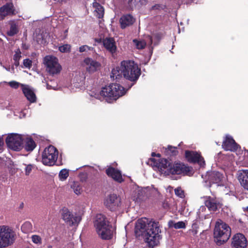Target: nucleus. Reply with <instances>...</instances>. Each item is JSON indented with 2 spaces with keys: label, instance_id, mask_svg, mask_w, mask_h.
<instances>
[{
  "label": "nucleus",
  "instance_id": "f257e3e1",
  "mask_svg": "<svg viewBox=\"0 0 248 248\" xmlns=\"http://www.w3.org/2000/svg\"><path fill=\"white\" fill-rule=\"evenodd\" d=\"M159 222L146 218L139 219L135 226V233L137 235H142L145 241L150 247L158 245L161 236Z\"/></svg>",
  "mask_w": 248,
  "mask_h": 248
},
{
  "label": "nucleus",
  "instance_id": "f03ea898",
  "mask_svg": "<svg viewBox=\"0 0 248 248\" xmlns=\"http://www.w3.org/2000/svg\"><path fill=\"white\" fill-rule=\"evenodd\" d=\"M151 161L154 163V165L158 168L161 174L164 176H170L173 178V176L175 174L190 175L192 174L191 168L183 163L178 162L171 163L163 158L159 159L158 160L152 158Z\"/></svg>",
  "mask_w": 248,
  "mask_h": 248
},
{
  "label": "nucleus",
  "instance_id": "7ed1b4c3",
  "mask_svg": "<svg viewBox=\"0 0 248 248\" xmlns=\"http://www.w3.org/2000/svg\"><path fill=\"white\" fill-rule=\"evenodd\" d=\"M140 75V69L137 63L132 61H123L120 67L112 70L111 77L118 80L122 76L131 81H136Z\"/></svg>",
  "mask_w": 248,
  "mask_h": 248
},
{
  "label": "nucleus",
  "instance_id": "20e7f679",
  "mask_svg": "<svg viewBox=\"0 0 248 248\" xmlns=\"http://www.w3.org/2000/svg\"><path fill=\"white\" fill-rule=\"evenodd\" d=\"M126 93L124 88L118 84H112L103 87L98 93L92 94V96L100 100H105L108 103L116 100Z\"/></svg>",
  "mask_w": 248,
  "mask_h": 248
},
{
  "label": "nucleus",
  "instance_id": "39448f33",
  "mask_svg": "<svg viewBox=\"0 0 248 248\" xmlns=\"http://www.w3.org/2000/svg\"><path fill=\"white\" fill-rule=\"evenodd\" d=\"M94 225L97 234L102 239H109L111 238V227L104 215L101 214H97L95 217Z\"/></svg>",
  "mask_w": 248,
  "mask_h": 248
},
{
  "label": "nucleus",
  "instance_id": "423d86ee",
  "mask_svg": "<svg viewBox=\"0 0 248 248\" xmlns=\"http://www.w3.org/2000/svg\"><path fill=\"white\" fill-rule=\"evenodd\" d=\"M215 241L218 245L223 244L227 241L231 235V229L221 220L217 221L214 232Z\"/></svg>",
  "mask_w": 248,
  "mask_h": 248
},
{
  "label": "nucleus",
  "instance_id": "0eeeda50",
  "mask_svg": "<svg viewBox=\"0 0 248 248\" xmlns=\"http://www.w3.org/2000/svg\"><path fill=\"white\" fill-rule=\"evenodd\" d=\"M16 239V233L8 226H0V248L12 245Z\"/></svg>",
  "mask_w": 248,
  "mask_h": 248
},
{
  "label": "nucleus",
  "instance_id": "6e6552de",
  "mask_svg": "<svg viewBox=\"0 0 248 248\" xmlns=\"http://www.w3.org/2000/svg\"><path fill=\"white\" fill-rule=\"evenodd\" d=\"M58 155V150L54 146L49 145L42 153V162L46 166H53L57 160Z\"/></svg>",
  "mask_w": 248,
  "mask_h": 248
},
{
  "label": "nucleus",
  "instance_id": "1a4fd4ad",
  "mask_svg": "<svg viewBox=\"0 0 248 248\" xmlns=\"http://www.w3.org/2000/svg\"><path fill=\"white\" fill-rule=\"evenodd\" d=\"M24 137L16 133H11L8 135L6 139L7 146L14 151H19L23 148V140Z\"/></svg>",
  "mask_w": 248,
  "mask_h": 248
},
{
  "label": "nucleus",
  "instance_id": "9d476101",
  "mask_svg": "<svg viewBox=\"0 0 248 248\" xmlns=\"http://www.w3.org/2000/svg\"><path fill=\"white\" fill-rule=\"evenodd\" d=\"M44 63L46 67V70L52 75L60 72L62 67L59 63L58 59L53 56H46L44 58Z\"/></svg>",
  "mask_w": 248,
  "mask_h": 248
},
{
  "label": "nucleus",
  "instance_id": "9b49d317",
  "mask_svg": "<svg viewBox=\"0 0 248 248\" xmlns=\"http://www.w3.org/2000/svg\"><path fill=\"white\" fill-rule=\"evenodd\" d=\"M105 206L112 211L116 210L121 205V199L116 194H110L104 201Z\"/></svg>",
  "mask_w": 248,
  "mask_h": 248
},
{
  "label": "nucleus",
  "instance_id": "f8f14e48",
  "mask_svg": "<svg viewBox=\"0 0 248 248\" xmlns=\"http://www.w3.org/2000/svg\"><path fill=\"white\" fill-rule=\"evenodd\" d=\"M62 219L70 225L78 224L81 220V217L77 214H73L67 208H63L62 210Z\"/></svg>",
  "mask_w": 248,
  "mask_h": 248
},
{
  "label": "nucleus",
  "instance_id": "ddd939ff",
  "mask_svg": "<svg viewBox=\"0 0 248 248\" xmlns=\"http://www.w3.org/2000/svg\"><path fill=\"white\" fill-rule=\"evenodd\" d=\"M248 241L244 234L237 233L232 238V248H247Z\"/></svg>",
  "mask_w": 248,
  "mask_h": 248
},
{
  "label": "nucleus",
  "instance_id": "4468645a",
  "mask_svg": "<svg viewBox=\"0 0 248 248\" xmlns=\"http://www.w3.org/2000/svg\"><path fill=\"white\" fill-rule=\"evenodd\" d=\"M186 157L190 162H197L201 167H204L205 161L200 154L194 151H186Z\"/></svg>",
  "mask_w": 248,
  "mask_h": 248
},
{
  "label": "nucleus",
  "instance_id": "2eb2a0df",
  "mask_svg": "<svg viewBox=\"0 0 248 248\" xmlns=\"http://www.w3.org/2000/svg\"><path fill=\"white\" fill-rule=\"evenodd\" d=\"M222 147L226 151L235 152L237 150L239 146L235 142L231 136L226 135L223 142Z\"/></svg>",
  "mask_w": 248,
  "mask_h": 248
},
{
  "label": "nucleus",
  "instance_id": "dca6fc26",
  "mask_svg": "<svg viewBox=\"0 0 248 248\" xmlns=\"http://www.w3.org/2000/svg\"><path fill=\"white\" fill-rule=\"evenodd\" d=\"M83 64L89 72H94L98 70L101 66L99 62L90 58H85L83 61Z\"/></svg>",
  "mask_w": 248,
  "mask_h": 248
},
{
  "label": "nucleus",
  "instance_id": "f3484780",
  "mask_svg": "<svg viewBox=\"0 0 248 248\" xmlns=\"http://www.w3.org/2000/svg\"><path fill=\"white\" fill-rule=\"evenodd\" d=\"M15 14L14 5L12 3H7L0 8V20H3L5 17Z\"/></svg>",
  "mask_w": 248,
  "mask_h": 248
},
{
  "label": "nucleus",
  "instance_id": "a211bd4d",
  "mask_svg": "<svg viewBox=\"0 0 248 248\" xmlns=\"http://www.w3.org/2000/svg\"><path fill=\"white\" fill-rule=\"evenodd\" d=\"M22 90L27 100L31 103H34L36 101V97L32 88L27 85L21 84Z\"/></svg>",
  "mask_w": 248,
  "mask_h": 248
},
{
  "label": "nucleus",
  "instance_id": "6ab92c4d",
  "mask_svg": "<svg viewBox=\"0 0 248 248\" xmlns=\"http://www.w3.org/2000/svg\"><path fill=\"white\" fill-rule=\"evenodd\" d=\"M237 178L241 186L248 191V170H242L237 173Z\"/></svg>",
  "mask_w": 248,
  "mask_h": 248
},
{
  "label": "nucleus",
  "instance_id": "aec40b11",
  "mask_svg": "<svg viewBox=\"0 0 248 248\" xmlns=\"http://www.w3.org/2000/svg\"><path fill=\"white\" fill-rule=\"evenodd\" d=\"M103 44L105 48L111 54L116 53L117 46L114 39L112 38H106L103 41Z\"/></svg>",
  "mask_w": 248,
  "mask_h": 248
},
{
  "label": "nucleus",
  "instance_id": "412c9836",
  "mask_svg": "<svg viewBox=\"0 0 248 248\" xmlns=\"http://www.w3.org/2000/svg\"><path fill=\"white\" fill-rule=\"evenodd\" d=\"M106 173L118 183H122L124 181L120 171L112 167H109L107 169Z\"/></svg>",
  "mask_w": 248,
  "mask_h": 248
},
{
  "label": "nucleus",
  "instance_id": "4be33fe9",
  "mask_svg": "<svg viewBox=\"0 0 248 248\" xmlns=\"http://www.w3.org/2000/svg\"><path fill=\"white\" fill-rule=\"evenodd\" d=\"M204 203L209 210L211 211H216L219 205V202L216 198L211 197H206Z\"/></svg>",
  "mask_w": 248,
  "mask_h": 248
},
{
  "label": "nucleus",
  "instance_id": "5701e85b",
  "mask_svg": "<svg viewBox=\"0 0 248 248\" xmlns=\"http://www.w3.org/2000/svg\"><path fill=\"white\" fill-rule=\"evenodd\" d=\"M133 42L137 49H140L144 48L146 45L151 46L152 44L153 41L152 37L150 36H148L146 37V41L134 39L133 40Z\"/></svg>",
  "mask_w": 248,
  "mask_h": 248
},
{
  "label": "nucleus",
  "instance_id": "b1692460",
  "mask_svg": "<svg viewBox=\"0 0 248 248\" xmlns=\"http://www.w3.org/2000/svg\"><path fill=\"white\" fill-rule=\"evenodd\" d=\"M207 176L210 183L218 184L222 181L223 176L222 174L217 171L208 172Z\"/></svg>",
  "mask_w": 248,
  "mask_h": 248
},
{
  "label": "nucleus",
  "instance_id": "393cba45",
  "mask_svg": "<svg viewBox=\"0 0 248 248\" xmlns=\"http://www.w3.org/2000/svg\"><path fill=\"white\" fill-rule=\"evenodd\" d=\"M134 21V18L130 15H124L120 19V23L122 29L132 25Z\"/></svg>",
  "mask_w": 248,
  "mask_h": 248
},
{
  "label": "nucleus",
  "instance_id": "a878e982",
  "mask_svg": "<svg viewBox=\"0 0 248 248\" xmlns=\"http://www.w3.org/2000/svg\"><path fill=\"white\" fill-rule=\"evenodd\" d=\"M94 15L98 18H102L104 14V9L96 0L93 3Z\"/></svg>",
  "mask_w": 248,
  "mask_h": 248
},
{
  "label": "nucleus",
  "instance_id": "bb28decb",
  "mask_svg": "<svg viewBox=\"0 0 248 248\" xmlns=\"http://www.w3.org/2000/svg\"><path fill=\"white\" fill-rule=\"evenodd\" d=\"M147 188H141L138 187L133 192V200L138 201L141 200L143 197L147 195Z\"/></svg>",
  "mask_w": 248,
  "mask_h": 248
},
{
  "label": "nucleus",
  "instance_id": "cd10ccee",
  "mask_svg": "<svg viewBox=\"0 0 248 248\" xmlns=\"http://www.w3.org/2000/svg\"><path fill=\"white\" fill-rule=\"evenodd\" d=\"M85 79V75L84 73H79L77 74L74 78V86L76 88L82 87L84 84Z\"/></svg>",
  "mask_w": 248,
  "mask_h": 248
},
{
  "label": "nucleus",
  "instance_id": "c85d7f7f",
  "mask_svg": "<svg viewBox=\"0 0 248 248\" xmlns=\"http://www.w3.org/2000/svg\"><path fill=\"white\" fill-rule=\"evenodd\" d=\"M23 142L24 143L23 147L27 151H32L36 147L35 142L30 138H24Z\"/></svg>",
  "mask_w": 248,
  "mask_h": 248
},
{
  "label": "nucleus",
  "instance_id": "c756f323",
  "mask_svg": "<svg viewBox=\"0 0 248 248\" xmlns=\"http://www.w3.org/2000/svg\"><path fill=\"white\" fill-rule=\"evenodd\" d=\"M10 28L9 31H7V34L10 36H12L16 34L18 31V28L15 21H10L9 23Z\"/></svg>",
  "mask_w": 248,
  "mask_h": 248
},
{
  "label": "nucleus",
  "instance_id": "7c9ffc66",
  "mask_svg": "<svg viewBox=\"0 0 248 248\" xmlns=\"http://www.w3.org/2000/svg\"><path fill=\"white\" fill-rule=\"evenodd\" d=\"M71 188L73 190L74 193L77 195H79L81 193L82 188L80 184L77 182H74L71 186Z\"/></svg>",
  "mask_w": 248,
  "mask_h": 248
},
{
  "label": "nucleus",
  "instance_id": "2f4dec72",
  "mask_svg": "<svg viewBox=\"0 0 248 248\" xmlns=\"http://www.w3.org/2000/svg\"><path fill=\"white\" fill-rule=\"evenodd\" d=\"M169 226L174 227L175 229H183L186 228V224L183 221H178L176 223L170 221L169 223Z\"/></svg>",
  "mask_w": 248,
  "mask_h": 248
},
{
  "label": "nucleus",
  "instance_id": "473e14b6",
  "mask_svg": "<svg viewBox=\"0 0 248 248\" xmlns=\"http://www.w3.org/2000/svg\"><path fill=\"white\" fill-rule=\"evenodd\" d=\"M32 226L29 222H25L21 226V230L25 233H27L32 231Z\"/></svg>",
  "mask_w": 248,
  "mask_h": 248
},
{
  "label": "nucleus",
  "instance_id": "72a5a7b5",
  "mask_svg": "<svg viewBox=\"0 0 248 248\" xmlns=\"http://www.w3.org/2000/svg\"><path fill=\"white\" fill-rule=\"evenodd\" d=\"M15 53L13 56V60L14 61V64L16 66H18L19 64V60L21 57V51L19 49H17L15 51Z\"/></svg>",
  "mask_w": 248,
  "mask_h": 248
},
{
  "label": "nucleus",
  "instance_id": "f704fd0d",
  "mask_svg": "<svg viewBox=\"0 0 248 248\" xmlns=\"http://www.w3.org/2000/svg\"><path fill=\"white\" fill-rule=\"evenodd\" d=\"M69 176V170L66 169L62 170L59 174V177L61 181H65Z\"/></svg>",
  "mask_w": 248,
  "mask_h": 248
},
{
  "label": "nucleus",
  "instance_id": "c9c22d12",
  "mask_svg": "<svg viewBox=\"0 0 248 248\" xmlns=\"http://www.w3.org/2000/svg\"><path fill=\"white\" fill-rule=\"evenodd\" d=\"M142 1L143 0H129L128 4L131 8H133L137 6H139Z\"/></svg>",
  "mask_w": 248,
  "mask_h": 248
},
{
  "label": "nucleus",
  "instance_id": "e433bc0d",
  "mask_svg": "<svg viewBox=\"0 0 248 248\" xmlns=\"http://www.w3.org/2000/svg\"><path fill=\"white\" fill-rule=\"evenodd\" d=\"M71 46L69 44H65L59 46V50L62 53L69 52L71 50Z\"/></svg>",
  "mask_w": 248,
  "mask_h": 248
},
{
  "label": "nucleus",
  "instance_id": "4c0bfd02",
  "mask_svg": "<svg viewBox=\"0 0 248 248\" xmlns=\"http://www.w3.org/2000/svg\"><path fill=\"white\" fill-rule=\"evenodd\" d=\"M32 241L36 244L40 245L42 243L41 238L37 235H33L31 236Z\"/></svg>",
  "mask_w": 248,
  "mask_h": 248
},
{
  "label": "nucleus",
  "instance_id": "58836bf2",
  "mask_svg": "<svg viewBox=\"0 0 248 248\" xmlns=\"http://www.w3.org/2000/svg\"><path fill=\"white\" fill-rule=\"evenodd\" d=\"M206 209V205H202L200 207L197 212V215L199 217H205V216L202 213L205 211Z\"/></svg>",
  "mask_w": 248,
  "mask_h": 248
},
{
  "label": "nucleus",
  "instance_id": "ea45409f",
  "mask_svg": "<svg viewBox=\"0 0 248 248\" xmlns=\"http://www.w3.org/2000/svg\"><path fill=\"white\" fill-rule=\"evenodd\" d=\"M93 50V47L89 46L87 45H83L79 47V51L80 52H88Z\"/></svg>",
  "mask_w": 248,
  "mask_h": 248
},
{
  "label": "nucleus",
  "instance_id": "a19ab883",
  "mask_svg": "<svg viewBox=\"0 0 248 248\" xmlns=\"http://www.w3.org/2000/svg\"><path fill=\"white\" fill-rule=\"evenodd\" d=\"M25 171L26 175H29L31 172L34 167V165L32 164L25 165Z\"/></svg>",
  "mask_w": 248,
  "mask_h": 248
},
{
  "label": "nucleus",
  "instance_id": "79ce46f5",
  "mask_svg": "<svg viewBox=\"0 0 248 248\" xmlns=\"http://www.w3.org/2000/svg\"><path fill=\"white\" fill-rule=\"evenodd\" d=\"M175 194L178 197L183 198L184 197V191L180 188L177 187L174 189Z\"/></svg>",
  "mask_w": 248,
  "mask_h": 248
},
{
  "label": "nucleus",
  "instance_id": "37998d69",
  "mask_svg": "<svg viewBox=\"0 0 248 248\" xmlns=\"http://www.w3.org/2000/svg\"><path fill=\"white\" fill-rule=\"evenodd\" d=\"M166 153L169 154L170 152L173 155H175L176 154V148L171 146H168V149H165Z\"/></svg>",
  "mask_w": 248,
  "mask_h": 248
},
{
  "label": "nucleus",
  "instance_id": "c03bdc74",
  "mask_svg": "<svg viewBox=\"0 0 248 248\" xmlns=\"http://www.w3.org/2000/svg\"><path fill=\"white\" fill-rule=\"evenodd\" d=\"M8 84L10 85V86L13 88L14 89H17L18 88L19 86H21V84L20 83L16 81H12L8 83Z\"/></svg>",
  "mask_w": 248,
  "mask_h": 248
},
{
  "label": "nucleus",
  "instance_id": "a18cd8bd",
  "mask_svg": "<svg viewBox=\"0 0 248 248\" xmlns=\"http://www.w3.org/2000/svg\"><path fill=\"white\" fill-rule=\"evenodd\" d=\"M23 65L25 67L30 69L32 66V61L29 59H26L23 61Z\"/></svg>",
  "mask_w": 248,
  "mask_h": 248
},
{
  "label": "nucleus",
  "instance_id": "49530a36",
  "mask_svg": "<svg viewBox=\"0 0 248 248\" xmlns=\"http://www.w3.org/2000/svg\"><path fill=\"white\" fill-rule=\"evenodd\" d=\"M190 233L193 236L196 235L197 234V233H198V230H197V228L195 227V228L193 226L192 229L190 230Z\"/></svg>",
  "mask_w": 248,
  "mask_h": 248
},
{
  "label": "nucleus",
  "instance_id": "de8ad7c7",
  "mask_svg": "<svg viewBox=\"0 0 248 248\" xmlns=\"http://www.w3.org/2000/svg\"><path fill=\"white\" fill-rule=\"evenodd\" d=\"M164 7V5H155L153 7L154 9H163Z\"/></svg>",
  "mask_w": 248,
  "mask_h": 248
},
{
  "label": "nucleus",
  "instance_id": "09e8293b",
  "mask_svg": "<svg viewBox=\"0 0 248 248\" xmlns=\"http://www.w3.org/2000/svg\"><path fill=\"white\" fill-rule=\"evenodd\" d=\"M54 1L56 2H61L62 1H65L66 0H53Z\"/></svg>",
  "mask_w": 248,
  "mask_h": 248
},
{
  "label": "nucleus",
  "instance_id": "8fccbe9b",
  "mask_svg": "<svg viewBox=\"0 0 248 248\" xmlns=\"http://www.w3.org/2000/svg\"><path fill=\"white\" fill-rule=\"evenodd\" d=\"M4 68H5L7 71H10V67L9 66L8 67H5L4 65L2 66Z\"/></svg>",
  "mask_w": 248,
  "mask_h": 248
},
{
  "label": "nucleus",
  "instance_id": "3c124183",
  "mask_svg": "<svg viewBox=\"0 0 248 248\" xmlns=\"http://www.w3.org/2000/svg\"><path fill=\"white\" fill-rule=\"evenodd\" d=\"M244 155L248 157V150H245L244 152Z\"/></svg>",
  "mask_w": 248,
  "mask_h": 248
},
{
  "label": "nucleus",
  "instance_id": "603ef678",
  "mask_svg": "<svg viewBox=\"0 0 248 248\" xmlns=\"http://www.w3.org/2000/svg\"><path fill=\"white\" fill-rule=\"evenodd\" d=\"M3 142L2 139L0 137V147L3 145Z\"/></svg>",
  "mask_w": 248,
  "mask_h": 248
},
{
  "label": "nucleus",
  "instance_id": "864d4df0",
  "mask_svg": "<svg viewBox=\"0 0 248 248\" xmlns=\"http://www.w3.org/2000/svg\"><path fill=\"white\" fill-rule=\"evenodd\" d=\"M243 210L244 211L248 212V206L246 207L243 208Z\"/></svg>",
  "mask_w": 248,
  "mask_h": 248
},
{
  "label": "nucleus",
  "instance_id": "5fc2aeb1",
  "mask_svg": "<svg viewBox=\"0 0 248 248\" xmlns=\"http://www.w3.org/2000/svg\"><path fill=\"white\" fill-rule=\"evenodd\" d=\"M47 88L48 89H51V87H50V86H49L48 85H47Z\"/></svg>",
  "mask_w": 248,
  "mask_h": 248
},
{
  "label": "nucleus",
  "instance_id": "6e6d98bb",
  "mask_svg": "<svg viewBox=\"0 0 248 248\" xmlns=\"http://www.w3.org/2000/svg\"><path fill=\"white\" fill-rule=\"evenodd\" d=\"M155 155V153H153L152 154V156H154V155Z\"/></svg>",
  "mask_w": 248,
  "mask_h": 248
},
{
  "label": "nucleus",
  "instance_id": "4d7b16f0",
  "mask_svg": "<svg viewBox=\"0 0 248 248\" xmlns=\"http://www.w3.org/2000/svg\"><path fill=\"white\" fill-rule=\"evenodd\" d=\"M157 156L158 157H160V155H159V154H158L157 155Z\"/></svg>",
  "mask_w": 248,
  "mask_h": 248
},
{
  "label": "nucleus",
  "instance_id": "13d9d810",
  "mask_svg": "<svg viewBox=\"0 0 248 248\" xmlns=\"http://www.w3.org/2000/svg\"><path fill=\"white\" fill-rule=\"evenodd\" d=\"M48 248H52V247H51V246H48Z\"/></svg>",
  "mask_w": 248,
  "mask_h": 248
}]
</instances>
